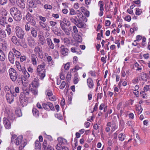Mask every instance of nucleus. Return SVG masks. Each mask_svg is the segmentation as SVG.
<instances>
[{
    "label": "nucleus",
    "mask_w": 150,
    "mask_h": 150,
    "mask_svg": "<svg viewBox=\"0 0 150 150\" xmlns=\"http://www.w3.org/2000/svg\"><path fill=\"white\" fill-rule=\"evenodd\" d=\"M11 141L12 144H15L17 146L20 145L19 150H22L27 144L26 141L23 140L22 135L17 137L16 135H13L11 138Z\"/></svg>",
    "instance_id": "f257e3e1"
},
{
    "label": "nucleus",
    "mask_w": 150,
    "mask_h": 150,
    "mask_svg": "<svg viewBox=\"0 0 150 150\" xmlns=\"http://www.w3.org/2000/svg\"><path fill=\"white\" fill-rule=\"evenodd\" d=\"M17 96V94L14 92H12L11 91L8 89L6 92V98L7 102L9 104L12 103L14 100V97Z\"/></svg>",
    "instance_id": "f03ea898"
},
{
    "label": "nucleus",
    "mask_w": 150,
    "mask_h": 150,
    "mask_svg": "<svg viewBox=\"0 0 150 150\" xmlns=\"http://www.w3.org/2000/svg\"><path fill=\"white\" fill-rule=\"evenodd\" d=\"M8 72L11 79L13 81L15 82L18 78L17 72L14 69L12 68L9 69Z\"/></svg>",
    "instance_id": "7ed1b4c3"
},
{
    "label": "nucleus",
    "mask_w": 150,
    "mask_h": 150,
    "mask_svg": "<svg viewBox=\"0 0 150 150\" xmlns=\"http://www.w3.org/2000/svg\"><path fill=\"white\" fill-rule=\"evenodd\" d=\"M23 93H21L19 96V102L20 105L23 107L26 106L28 104L27 97H25Z\"/></svg>",
    "instance_id": "20e7f679"
},
{
    "label": "nucleus",
    "mask_w": 150,
    "mask_h": 150,
    "mask_svg": "<svg viewBox=\"0 0 150 150\" xmlns=\"http://www.w3.org/2000/svg\"><path fill=\"white\" fill-rule=\"evenodd\" d=\"M16 28V33L17 36L20 39L23 38L25 35L24 31L21 28Z\"/></svg>",
    "instance_id": "39448f33"
},
{
    "label": "nucleus",
    "mask_w": 150,
    "mask_h": 150,
    "mask_svg": "<svg viewBox=\"0 0 150 150\" xmlns=\"http://www.w3.org/2000/svg\"><path fill=\"white\" fill-rule=\"evenodd\" d=\"M42 107L43 108L47 110H54V108L53 104L51 103L47 102V103H44L42 104Z\"/></svg>",
    "instance_id": "423d86ee"
},
{
    "label": "nucleus",
    "mask_w": 150,
    "mask_h": 150,
    "mask_svg": "<svg viewBox=\"0 0 150 150\" xmlns=\"http://www.w3.org/2000/svg\"><path fill=\"white\" fill-rule=\"evenodd\" d=\"M3 122L5 128L7 129H9L11 127V123L8 119L6 117L3 118Z\"/></svg>",
    "instance_id": "0eeeda50"
},
{
    "label": "nucleus",
    "mask_w": 150,
    "mask_h": 150,
    "mask_svg": "<svg viewBox=\"0 0 150 150\" xmlns=\"http://www.w3.org/2000/svg\"><path fill=\"white\" fill-rule=\"evenodd\" d=\"M28 44L29 46L31 47H33L36 45V43L35 39L31 36L27 38Z\"/></svg>",
    "instance_id": "6e6552de"
},
{
    "label": "nucleus",
    "mask_w": 150,
    "mask_h": 150,
    "mask_svg": "<svg viewBox=\"0 0 150 150\" xmlns=\"http://www.w3.org/2000/svg\"><path fill=\"white\" fill-rule=\"evenodd\" d=\"M34 51L36 55L40 58L42 57V50L38 46L36 47L34 49Z\"/></svg>",
    "instance_id": "1a4fd4ad"
},
{
    "label": "nucleus",
    "mask_w": 150,
    "mask_h": 150,
    "mask_svg": "<svg viewBox=\"0 0 150 150\" xmlns=\"http://www.w3.org/2000/svg\"><path fill=\"white\" fill-rule=\"evenodd\" d=\"M30 58L33 64L34 65H36L38 60L37 55L35 54H31L30 55Z\"/></svg>",
    "instance_id": "9d476101"
},
{
    "label": "nucleus",
    "mask_w": 150,
    "mask_h": 150,
    "mask_svg": "<svg viewBox=\"0 0 150 150\" xmlns=\"http://www.w3.org/2000/svg\"><path fill=\"white\" fill-rule=\"evenodd\" d=\"M52 31L56 35L58 36H60L62 35V31L61 30H59L58 28L57 27L52 28Z\"/></svg>",
    "instance_id": "9b49d317"
},
{
    "label": "nucleus",
    "mask_w": 150,
    "mask_h": 150,
    "mask_svg": "<svg viewBox=\"0 0 150 150\" xmlns=\"http://www.w3.org/2000/svg\"><path fill=\"white\" fill-rule=\"evenodd\" d=\"M7 42L4 40L0 38V49L4 50L7 49Z\"/></svg>",
    "instance_id": "f8f14e48"
},
{
    "label": "nucleus",
    "mask_w": 150,
    "mask_h": 150,
    "mask_svg": "<svg viewBox=\"0 0 150 150\" xmlns=\"http://www.w3.org/2000/svg\"><path fill=\"white\" fill-rule=\"evenodd\" d=\"M60 51L62 54L64 56L68 55L69 52V50L64 45H62L60 47Z\"/></svg>",
    "instance_id": "ddd939ff"
},
{
    "label": "nucleus",
    "mask_w": 150,
    "mask_h": 150,
    "mask_svg": "<svg viewBox=\"0 0 150 150\" xmlns=\"http://www.w3.org/2000/svg\"><path fill=\"white\" fill-rule=\"evenodd\" d=\"M7 13L4 14V16L2 15L0 17V24L4 26L7 24L6 17Z\"/></svg>",
    "instance_id": "4468645a"
},
{
    "label": "nucleus",
    "mask_w": 150,
    "mask_h": 150,
    "mask_svg": "<svg viewBox=\"0 0 150 150\" xmlns=\"http://www.w3.org/2000/svg\"><path fill=\"white\" fill-rule=\"evenodd\" d=\"M39 80L38 78H35L32 83L30 84V86H32V87H33L35 88L38 87L40 86Z\"/></svg>",
    "instance_id": "2eb2a0df"
},
{
    "label": "nucleus",
    "mask_w": 150,
    "mask_h": 150,
    "mask_svg": "<svg viewBox=\"0 0 150 150\" xmlns=\"http://www.w3.org/2000/svg\"><path fill=\"white\" fill-rule=\"evenodd\" d=\"M57 140L59 142L56 145V149L57 150H60L62 147V144H63V142L61 137L58 138Z\"/></svg>",
    "instance_id": "dca6fc26"
},
{
    "label": "nucleus",
    "mask_w": 150,
    "mask_h": 150,
    "mask_svg": "<svg viewBox=\"0 0 150 150\" xmlns=\"http://www.w3.org/2000/svg\"><path fill=\"white\" fill-rule=\"evenodd\" d=\"M13 18L17 21H20L22 18V16L21 12L20 11L17 13L13 16Z\"/></svg>",
    "instance_id": "f3484780"
},
{
    "label": "nucleus",
    "mask_w": 150,
    "mask_h": 150,
    "mask_svg": "<svg viewBox=\"0 0 150 150\" xmlns=\"http://www.w3.org/2000/svg\"><path fill=\"white\" fill-rule=\"evenodd\" d=\"M24 0H17V5L21 8L24 9L25 8Z\"/></svg>",
    "instance_id": "a211bd4d"
},
{
    "label": "nucleus",
    "mask_w": 150,
    "mask_h": 150,
    "mask_svg": "<svg viewBox=\"0 0 150 150\" xmlns=\"http://www.w3.org/2000/svg\"><path fill=\"white\" fill-rule=\"evenodd\" d=\"M87 83L89 88L92 89L94 86V83L92 79L91 78H88L87 80Z\"/></svg>",
    "instance_id": "6ab92c4d"
},
{
    "label": "nucleus",
    "mask_w": 150,
    "mask_h": 150,
    "mask_svg": "<svg viewBox=\"0 0 150 150\" xmlns=\"http://www.w3.org/2000/svg\"><path fill=\"white\" fill-rule=\"evenodd\" d=\"M8 60L10 62L13 64L15 62V57L14 54H13V53L10 52L8 54Z\"/></svg>",
    "instance_id": "aec40b11"
},
{
    "label": "nucleus",
    "mask_w": 150,
    "mask_h": 150,
    "mask_svg": "<svg viewBox=\"0 0 150 150\" xmlns=\"http://www.w3.org/2000/svg\"><path fill=\"white\" fill-rule=\"evenodd\" d=\"M39 41L42 45H44L46 43V40L42 34L38 35Z\"/></svg>",
    "instance_id": "412c9836"
},
{
    "label": "nucleus",
    "mask_w": 150,
    "mask_h": 150,
    "mask_svg": "<svg viewBox=\"0 0 150 150\" xmlns=\"http://www.w3.org/2000/svg\"><path fill=\"white\" fill-rule=\"evenodd\" d=\"M10 52L13 53L14 55H15L17 58H19L21 55V52L17 50L15 48H13L12 50Z\"/></svg>",
    "instance_id": "4be33fe9"
},
{
    "label": "nucleus",
    "mask_w": 150,
    "mask_h": 150,
    "mask_svg": "<svg viewBox=\"0 0 150 150\" xmlns=\"http://www.w3.org/2000/svg\"><path fill=\"white\" fill-rule=\"evenodd\" d=\"M19 11H20L17 8L15 7L11 8L10 10V14L13 17Z\"/></svg>",
    "instance_id": "5701e85b"
},
{
    "label": "nucleus",
    "mask_w": 150,
    "mask_h": 150,
    "mask_svg": "<svg viewBox=\"0 0 150 150\" xmlns=\"http://www.w3.org/2000/svg\"><path fill=\"white\" fill-rule=\"evenodd\" d=\"M45 64L43 63L42 64L38 65L37 68V71L38 73L42 72V71H45V70L44 69L45 68Z\"/></svg>",
    "instance_id": "b1692460"
},
{
    "label": "nucleus",
    "mask_w": 150,
    "mask_h": 150,
    "mask_svg": "<svg viewBox=\"0 0 150 150\" xmlns=\"http://www.w3.org/2000/svg\"><path fill=\"white\" fill-rule=\"evenodd\" d=\"M47 44L50 48L53 49L54 47V45L51 39L50 38H47Z\"/></svg>",
    "instance_id": "393cba45"
},
{
    "label": "nucleus",
    "mask_w": 150,
    "mask_h": 150,
    "mask_svg": "<svg viewBox=\"0 0 150 150\" xmlns=\"http://www.w3.org/2000/svg\"><path fill=\"white\" fill-rule=\"evenodd\" d=\"M71 51L72 52L75 53L76 54H80L81 53V52L80 49L76 47H72L71 49Z\"/></svg>",
    "instance_id": "a878e982"
},
{
    "label": "nucleus",
    "mask_w": 150,
    "mask_h": 150,
    "mask_svg": "<svg viewBox=\"0 0 150 150\" xmlns=\"http://www.w3.org/2000/svg\"><path fill=\"white\" fill-rule=\"evenodd\" d=\"M110 126L112 131L113 132L117 128L118 126L114 122H110Z\"/></svg>",
    "instance_id": "bb28decb"
},
{
    "label": "nucleus",
    "mask_w": 150,
    "mask_h": 150,
    "mask_svg": "<svg viewBox=\"0 0 150 150\" xmlns=\"http://www.w3.org/2000/svg\"><path fill=\"white\" fill-rule=\"evenodd\" d=\"M60 21L63 22L67 26H69L71 25L70 22L65 18H63L62 20H60Z\"/></svg>",
    "instance_id": "cd10ccee"
},
{
    "label": "nucleus",
    "mask_w": 150,
    "mask_h": 150,
    "mask_svg": "<svg viewBox=\"0 0 150 150\" xmlns=\"http://www.w3.org/2000/svg\"><path fill=\"white\" fill-rule=\"evenodd\" d=\"M78 19L79 18H77L76 16H74L73 17H70V19L72 23H73L74 24L76 25V23H77V21H78Z\"/></svg>",
    "instance_id": "c85d7f7f"
},
{
    "label": "nucleus",
    "mask_w": 150,
    "mask_h": 150,
    "mask_svg": "<svg viewBox=\"0 0 150 150\" xmlns=\"http://www.w3.org/2000/svg\"><path fill=\"white\" fill-rule=\"evenodd\" d=\"M6 58L5 54L3 51L0 49V61H4Z\"/></svg>",
    "instance_id": "c756f323"
},
{
    "label": "nucleus",
    "mask_w": 150,
    "mask_h": 150,
    "mask_svg": "<svg viewBox=\"0 0 150 150\" xmlns=\"http://www.w3.org/2000/svg\"><path fill=\"white\" fill-rule=\"evenodd\" d=\"M31 33L32 36L34 38H36L37 35V32L34 28H32L31 29Z\"/></svg>",
    "instance_id": "7c9ffc66"
},
{
    "label": "nucleus",
    "mask_w": 150,
    "mask_h": 150,
    "mask_svg": "<svg viewBox=\"0 0 150 150\" xmlns=\"http://www.w3.org/2000/svg\"><path fill=\"white\" fill-rule=\"evenodd\" d=\"M125 138L126 136L125 134L123 133H121L119 134L118 135V138L119 140L120 141H123L125 139Z\"/></svg>",
    "instance_id": "2f4dec72"
},
{
    "label": "nucleus",
    "mask_w": 150,
    "mask_h": 150,
    "mask_svg": "<svg viewBox=\"0 0 150 150\" xmlns=\"http://www.w3.org/2000/svg\"><path fill=\"white\" fill-rule=\"evenodd\" d=\"M16 64L17 68L19 71H22L23 70V69L25 68L24 67H21L19 62L18 61H16Z\"/></svg>",
    "instance_id": "473e14b6"
},
{
    "label": "nucleus",
    "mask_w": 150,
    "mask_h": 150,
    "mask_svg": "<svg viewBox=\"0 0 150 150\" xmlns=\"http://www.w3.org/2000/svg\"><path fill=\"white\" fill-rule=\"evenodd\" d=\"M35 149L38 150H40L41 146L38 140H36L35 142Z\"/></svg>",
    "instance_id": "72a5a7b5"
},
{
    "label": "nucleus",
    "mask_w": 150,
    "mask_h": 150,
    "mask_svg": "<svg viewBox=\"0 0 150 150\" xmlns=\"http://www.w3.org/2000/svg\"><path fill=\"white\" fill-rule=\"evenodd\" d=\"M39 76V78L41 80H43L45 76V71H42V72L38 73Z\"/></svg>",
    "instance_id": "f704fd0d"
},
{
    "label": "nucleus",
    "mask_w": 150,
    "mask_h": 150,
    "mask_svg": "<svg viewBox=\"0 0 150 150\" xmlns=\"http://www.w3.org/2000/svg\"><path fill=\"white\" fill-rule=\"evenodd\" d=\"M21 71L23 72L26 79H28L30 77V74L27 71L25 68L23 69Z\"/></svg>",
    "instance_id": "c9c22d12"
},
{
    "label": "nucleus",
    "mask_w": 150,
    "mask_h": 150,
    "mask_svg": "<svg viewBox=\"0 0 150 150\" xmlns=\"http://www.w3.org/2000/svg\"><path fill=\"white\" fill-rule=\"evenodd\" d=\"M32 112L33 115L36 117L39 116V111L36 108H33L32 110Z\"/></svg>",
    "instance_id": "e433bc0d"
},
{
    "label": "nucleus",
    "mask_w": 150,
    "mask_h": 150,
    "mask_svg": "<svg viewBox=\"0 0 150 150\" xmlns=\"http://www.w3.org/2000/svg\"><path fill=\"white\" fill-rule=\"evenodd\" d=\"M45 93L48 97V98L49 97H51L53 95V93L52 91L48 89L45 91Z\"/></svg>",
    "instance_id": "4c0bfd02"
},
{
    "label": "nucleus",
    "mask_w": 150,
    "mask_h": 150,
    "mask_svg": "<svg viewBox=\"0 0 150 150\" xmlns=\"http://www.w3.org/2000/svg\"><path fill=\"white\" fill-rule=\"evenodd\" d=\"M27 4L29 7L31 8L34 7V3L33 0H28Z\"/></svg>",
    "instance_id": "58836bf2"
},
{
    "label": "nucleus",
    "mask_w": 150,
    "mask_h": 150,
    "mask_svg": "<svg viewBox=\"0 0 150 150\" xmlns=\"http://www.w3.org/2000/svg\"><path fill=\"white\" fill-rule=\"evenodd\" d=\"M86 24L82 21L79 24H77V26L79 28H83L85 27Z\"/></svg>",
    "instance_id": "ea45409f"
},
{
    "label": "nucleus",
    "mask_w": 150,
    "mask_h": 150,
    "mask_svg": "<svg viewBox=\"0 0 150 150\" xmlns=\"http://www.w3.org/2000/svg\"><path fill=\"white\" fill-rule=\"evenodd\" d=\"M64 43L67 45H69L71 43L70 40L68 38H65L63 40Z\"/></svg>",
    "instance_id": "a19ab883"
},
{
    "label": "nucleus",
    "mask_w": 150,
    "mask_h": 150,
    "mask_svg": "<svg viewBox=\"0 0 150 150\" xmlns=\"http://www.w3.org/2000/svg\"><path fill=\"white\" fill-rule=\"evenodd\" d=\"M98 4L99 5L100 8V11H103L104 10L103 8V3L102 1H100L98 3Z\"/></svg>",
    "instance_id": "79ce46f5"
},
{
    "label": "nucleus",
    "mask_w": 150,
    "mask_h": 150,
    "mask_svg": "<svg viewBox=\"0 0 150 150\" xmlns=\"http://www.w3.org/2000/svg\"><path fill=\"white\" fill-rule=\"evenodd\" d=\"M136 110L138 111V114H140L142 112L143 110L140 105H138V106H137L136 107Z\"/></svg>",
    "instance_id": "37998d69"
},
{
    "label": "nucleus",
    "mask_w": 150,
    "mask_h": 150,
    "mask_svg": "<svg viewBox=\"0 0 150 150\" xmlns=\"http://www.w3.org/2000/svg\"><path fill=\"white\" fill-rule=\"evenodd\" d=\"M15 112L16 114L18 117H20L22 116V113L21 110H16Z\"/></svg>",
    "instance_id": "c03bdc74"
},
{
    "label": "nucleus",
    "mask_w": 150,
    "mask_h": 150,
    "mask_svg": "<svg viewBox=\"0 0 150 150\" xmlns=\"http://www.w3.org/2000/svg\"><path fill=\"white\" fill-rule=\"evenodd\" d=\"M0 36L2 38H4L6 37V33L4 30H0Z\"/></svg>",
    "instance_id": "a18cd8bd"
},
{
    "label": "nucleus",
    "mask_w": 150,
    "mask_h": 150,
    "mask_svg": "<svg viewBox=\"0 0 150 150\" xmlns=\"http://www.w3.org/2000/svg\"><path fill=\"white\" fill-rule=\"evenodd\" d=\"M111 127L110 126V122H108L107 123L106 127L105 128V131L108 132H109L110 130V127Z\"/></svg>",
    "instance_id": "49530a36"
},
{
    "label": "nucleus",
    "mask_w": 150,
    "mask_h": 150,
    "mask_svg": "<svg viewBox=\"0 0 150 150\" xmlns=\"http://www.w3.org/2000/svg\"><path fill=\"white\" fill-rule=\"evenodd\" d=\"M11 40L12 42L15 44H17L18 43V41L17 38L16 36H12L11 38Z\"/></svg>",
    "instance_id": "de8ad7c7"
},
{
    "label": "nucleus",
    "mask_w": 150,
    "mask_h": 150,
    "mask_svg": "<svg viewBox=\"0 0 150 150\" xmlns=\"http://www.w3.org/2000/svg\"><path fill=\"white\" fill-rule=\"evenodd\" d=\"M141 77L142 79L144 81H146L147 80V75L144 73H143L141 75Z\"/></svg>",
    "instance_id": "09e8293b"
},
{
    "label": "nucleus",
    "mask_w": 150,
    "mask_h": 150,
    "mask_svg": "<svg viewBox=\"0 0 150 150\" xmlns=\"http://www.w3.org/2000/svg\"><path fill=\"white\" fill-rule=\"evenodd\" d=\"M43 146L45 150H47V141L46 140H44L43 143Z\"/></svg>",
    "instance_id": "8fccbe9b"
},
{
    "label": "nucleus",
    "mask_w": 150,
    "mask_h": 150,
    "mask_svg": "<svg viewBox=\"0 0 150 150\" xmlns=\"http://www.w3.org/2000/svg\"><path fill=\"white\" fill-rule=\"evenodd\" d=\"M26 17L28 21H30L31 19H32V17L31 16V15L28 12L27 14Z\"/></svg>",
    "instance_id": "3c124183"
},
{
    "label": "nucleus",
    "mask_w": 150,
    "mask_h": 150,
    "mask_svg": "<svg viewBox=\"0 0 150 150\" xmlns=\"http://www.w3.org/2000/svg\"><path fill=\"white\" fill-rule=\"evenodd\" d=\"M8 116L9 118L11 120H14L16 117L14 114L12 112L10 113Z\"/></svg>",
    "instance_id": "603ef678"
},
{
    "label": "nucleus",
    "mask_w": 150,
    "mask_h": 150,
    "mask_svg": "<svg viewBox=\"0 0 150 150\" xmlns=\"http://www.w3.org/2000/svg\"><path fill=\"white\" fill-rule=\"evenodd\" d=\"M142 13V11L141 9H139V8H137L136 9L135 14L136 15H139Z\"/></svg>",
    "instance_id": "864d4df0"
},
{
    "label": "nucleus",
    "mask_w": 150,
    "mask_h": 150,
    "mask_svg": "<svg viewBox=\"0 0 150 150\" xmlns=\"http://www.w3.org/2000/svg\"><path fill=\"white\" fill-rule=\"evenodd\" d=\"M59 24L60 27L62 30L66 28V25L65 24H64L63 22L59 21Z\"/></svg>",
    "instance_id": "5fc2aeb1"
},
{
    "label": "nucleus",
    "mask_w": 150,
    "mask_h": 150,
    "mask_svg": "<svg viewBox=\"0 0 150 150\" xmlns=\"http://www.w3.org/2000/svg\"><path fill=\"white\" fill-rule=\"evenodd\" d=\"M39 23L41 27L42 28H44L47 25L46 23H43L42 21H40Z\"/></svg>",
    "instance_id": "6e6d98bb"
},
{
    "label": "nucleus",
    "mask_w": 150,
    "mask_h": 150,
    "mask_svg": "<svg viewBox=\"0 0 150 150\" xmlns=\"http://www.w3.org/2000/svg\"><path fill=\"white\" fill-rule=\"evenodd\" d=\"M5 30L7 31L8 35H10L11 33V28L9 27H7Z\"/></svg>",
    "instance_id": "4d7b16f0"
},
{
    "label": "nucleus",
    "mask_w": 150,
    "mask_h": 150,
    "mask_svg": "<svg viewBox=\"0 0 150 150\" xmlns=\"http://www.w3.org/2000/svg\"><path fill=\"white\" fill-rule=\"evenodd\" d=\"M125 125V123L124 120L122 119L120 120L119 122V125L121 127H123Z\"/></svg>",
    "instance_id": "13d9d810"
},
{
    "label": "nucleus",
    "mask_w": 150,
    "mask_h": 150,
    "mask_svg": "<svg viewBox=\"0 0 150 150\" xmlns=\"http://www.w3.org/2000/svg\"><path fill=\"white\" fill-rule=\"evenodd\" d=\"M76 14V13L75 10L73 8H71L70 9L69 14L71 15H73Z\"/></svg>",
    "instance_id": "bf43d9fd"
},
{
    "label": "nucleus",
    "mask_w": 150,
    "mask_h": 150,
    "mask_svg": "<svg viewBox=\"0 0 150 150\" xmlns=\"http://www.w3.org/2000/svg\"><path fill=\"white\" fill-rule=\"evenodd\" d=\"M80 19L81 20V21L84 23L86 22L87 21V18L85 17V16H82L80 18Z\"/></svg>",
    "instance_id": "052dcab7"
},
{
    "label": "nucleus",
    "mask_w": 150,
    "mask_h": 150,
    "mask_svg": "<svg viewBox=\"0 0 150 150\" xmlns=\"http://www.w3.org/2000/svg\"><path fill=\"white\" fill-rule=\"evenodd\" d=\"M44 7L45 9H51L52 8V7L51 5L48 4L45 5Z\"/></svg>",
    "instance_id": "680f3d73"
},
{
    "label": "nucleus",
    "mask_w": 150,
    "mask_h": 150,
    "mask_svg": "<svg viewBox=\"0 0 150 150\" xmlns=\"http://www.w3.org/2000/svg\"><path fill=\"white\" fill-rule=\"evenodd\" d=\"M39 20L43 22H45L46 21V18L45 17L42 16H38Z\"/></svg>",
    "instance_id": "e2e57ef3"
},
{
    "label": "nucleus",
    "mask_w": 150,
    "mask_h": 150,
    "mask_svg": "<svg viewBox=\"0 0 150 150\" xmlns=\"http://www.w3.org/2000/svg\"><path fill=\"white\" fill-rule=\"evenodd\" d=\"M30 27L28 25V23H27L25 25V29L26 31H28L30 29Z\"/></svg>",
    "instance_id": "0e129e2a"
},
{
    "label": "nucleus",
    "mask_w": 150,
    "mask_h": 150,
    "mask_svg": "<svg viewBox=\"0 0 150 150\" xmlns=\"http://www.w3.org/2000/svg\"><path fill=\"white\" fill-rule=\"evenodd\" d=\"M66 84V82L64 81H63L62 82L61 85L59 86L60 88V89H63V88H64V87H65Z\"/></svg>",
    "instance_id": "69168bd1"
},
{
    "label": "nucleus",
    "mask_w": 150,
    "mask_h": 150,
    "mask_svg": "<svg viewBox=\"0 0 150 150\" xmlns=\"http://www.w3.org/2000/svg\"><path fill=\"white\" fill-rule=\"evenodd\" d=\"M7 2V0H0V5H4L6 4Z\"/></svg>",
    "instance_id": "338daca9"
},
{
    "label": "nucleus",
    "mask_w": 150,
    "mask_h": 150,
    "mask_svg": "<svg viewBox=\"0 0 150 150\" xmlns=\"http://www.w3.org/2000/svg\"><path fill=\"white\" fill-rule=\"evenodd\" d=\"M63 30L67 35L69 36L70 35V33L69 32V29H68L67 28H66Z\"/></svg>",
    "instance_id": "774afa93"
}]
</instances>
